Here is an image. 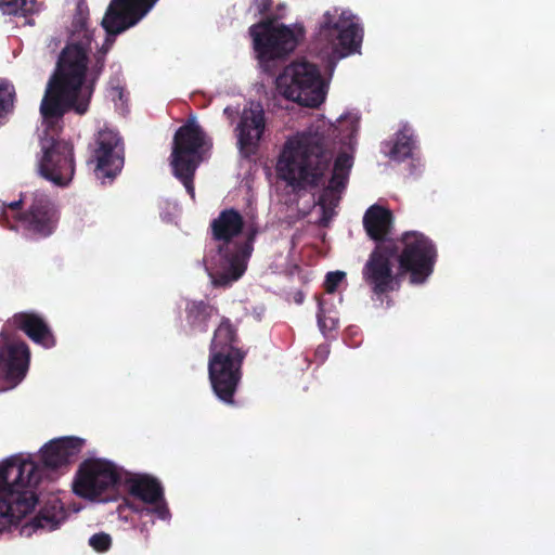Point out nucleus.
Wrapping results in <instances>:
<instances>
[{
  "label": "nucleus",
  "mask_w": 555,
  "mask_h": 555,
  "mask_svg": "<svg viewBox=\"0 0 555 555\" xmlns=\"http://www.w3.org/2000/svg\"><path fill=\"white\" fill-rule=\"evenodd\" d=\"M210 146V141L194 119L181 126L175 134L170 165L173 176L192 198L195 197L194 175Z\"/></svg>",
  "instance_id": "nucleus-7"
},
{
  "label": "nucleus",
  "mask_w": 555,
  "mask_h": 555,
  "mask_svg": "<svg viewBox=\"0 0 555 555\" xmlns=\"http://www.w3.org/2000/svg\"><path fill=\"white\" fill-rule=\"evenodd\" d=\"M264 109L260 103L251 102L242 111L235 128L241 152L245 155L254 153L264 133Z\"/></svg>",
  "instance_id": "nucleus-18"
},
{
  "label": "nucleus",
  "mask_w": 555,
  "mask_h": 555,
  "mask_svg": "<svg viewBox=\"0 0 555 555\" xmlns=\"http://www.w3.org/2000/svg\"><path fill=\"white\" fill-rule=\"evenodd\" d=\"M125 473L109 461L87 460L77 472L74 491L82 498L105 501L101 495L124 482Z\"/></svg>",
  "instance_id": "nucleus-13"
},
{
  "label": "nucleus",
  "mask_w": 555,
  "mask_h": 555,
  "mask_svg": "<svg viewBox=\"0 0 555 555\" xmlns=\"http://www.w3.org/2000/svg\"><path fill=\"white\" fill-rule=\"evenodd\" d=\"M112 96L113 99H115V96H118L119 100H122V90L120 88H113Z\"/></svg>",
  "instance_id": "nucleus-36"
},
{
  "label": "nucleus",
  "mask_w": 555,
  "mask_h": 555,
  "mask_svg": "<svg viewBox=\"0 0 555 555\" xmlns=\"http://www.w3.org/2000/svg\"><path fill=\"white\" fill-rule=\"evenodd\" d=\"M278 92L287 100L309 107L319 106L325 99L320 70L309 62H294L276 77Z\"/></svg>",
  "instance_id": "nucleus-9"
},
{
  "label": "nucleus",
  "mask_w": 555,
  "mask_h": 555,
  "mask_svg": "<svg viewBox=\"0 0 555 555\" xmlns=\"http://www.w3.org/2000/svg\"><path fill=\"white\" fill-rule=\"evenodd\" d=\"M317 356L320 357L322 360L326 358L327 353H328V349H327V346L323 345V346H320L317 351H315Z\"/></svg>",
  "instance_id": "nucleus-33"
},
{
  "label": "nucleus",
  "mask_w": 555,
  "mask_h": 555,
  "mask_svg": "<svg viewBox=\"0 0 555 555\" xmlns=\"http://www.w3.org/2000/svg\"><path fill=\"white\" fill-rule=\"evenodd\" d=\"M188 321L190 325L201 332L206 331L207 321L214 313V308L203 301H194L188 305Z\"/></svg>",
  "instance_id": "nucleus-26"
},
{
  "label": "nucleus",
  "mask_w": 555,
  "mask_h": 555,
  "mask_svg": "<svg viewBox=\"0 0 555 555\" xmlns=\"http://www.w3.org/2000/svg\"><path fill=\"white\" fill-rule=\"evenodd\" d=\"M15 89L12 83L0 79V125L14 107Z\"/></svg>",
  "instance_id": "nucleus-28"
},
{
  "label": "nucleus",
  "mask_w": 555,
  "mask_h": 555,
  "mask_svg": "<svg viewBox=\"0 0 555 555\" xmlns=\"http://www.w3.org/2000/svg\"><path fill=\"white\" fill-rule=\"evenodd\" d=\"M413 149L414 141L412 130L409 126L404 125L397 134L396 141L388 155L392 159L403 160L412 155Z\"/></svg>",
  "instance_id": "nucleus-24"
},
{
  "label": "nucleus",
  "mask_w": 555,
  "mask_h": 555,
  "mask_svg": "<svg viewBox=\"0 0 555 555\" xmlns=\"http://www.w3.org/2000/svg\"><path fill=\"white\" fill-rule=\"evenodd\" d=\"M158 0H112L102 20L108 34H120L138 24Z\"/></svg>",
  "instance_id": "nucleus-16"
},
{
  "label": "nucleus",
  "mask_w": 555,
  "mask_h": 555,
  "mask_svg": "<svg viewBox=\"0 0 555 555\" xmlns=\"http://www.w3.org/2000/svg\"><path fill=\"white\" fill-rule=\"evenodd\" d=\"M0 10L8 15L27 16L40 10L36 0H0Z\"/></svg>",
  "instance_id": "nucleus-27"
},
{
  "label": "nucleus",
  "mask_w": 555,
  "mask_h": 555,
  "mask_svg": "<svg viewBox=\"0 0 555 555\" xmlns=\"http://www.w3.org/2000/svg\"><path fill=\"white\" fill-rule=\"evenodd\" d=\"M94 79L87 77L86 47L72 43L63 50L57 73L49 81L40 104L47 128H53L68 111L83 115L93 93Z\"/></svg>",
  "instance_id": "nucleus-3"
},
{
  "label": "nucleus",
  "mask_w": 555,
  "mask_h": 555,
  "mask_svg": "<svg viewBox=\"0 0 555 555\" xmlns=\"http://www.w3.org/2000/svg\"><path fill=\"white\" fill-rule=\"evenodd\" d=\"M393 259L395 251L388 244L382 243L376 246L362 269L364 282L377 296L395 288Z\"/></svg>",
  "instance_id": "nucleus-15"
},
{
  "label": "nucleus",
  "mask_w": 555,
  "mask_h": 555,
  "mask_svg": "<svg viewBox=\"0 0 555 555\" xmlns=\"http://www.w3.org/2000/svg\"><path fill=\"white\" fill-rule=\"evenodd\" d=\"M356 113L341 115L337 125L318 119L288 137L280 153L276 171L295 189L322 186L314 194L318 224L327 227L336 216L353 164L352 152L359 128Z\"/></svg>",
  "instance_id": "nucleus-1"
},
{
  "label": "nucleus",
  "mask_w": 555,
  "mask_h": 555,
  "mask_svg": "<svg viewBox=\"0 0 555 555\" xmlns=\"http://www.w3.org/2000/svg\"><path fill=\"white\" fill-rule=\"evenodd\" d=\"M41 477L42 468L28 456L12 455L0 463V532L35 508Z\"/></svg>",
  "instance_id": "nucleus-4"
},
{
  "label": "nucleus",
  "mask_w": 555,
  "mask_h": 555,
  "mask_svg": "<svg viewBox=\"0 0 555 555\" xmlns=\"http://www.w3.org/2000/svg\"><path fill=\"white\" fill-rule=\"evenodd\" d=\"M271 0H255V4L259 13H263L270 7Z\"/></svg>",
  "instance_id": "nucleus-32"
},
{
  "label": "nucleus",
  "mask_w": 555,
  "mask_h": 555,
  "mask_svg": "<svg viewBox=\"0 0 555 555\" xmlns=\"http://www.w3.org/2000/svg\"><path fill=\"white\" fill-rule=\"evenodd\" d=\"M53 513L48 509L40 512V514L34 519L33 526L36 529H43L53 531L57 529L66 518V513L59 502L53 505Z\"/></svg>",
  "instance_id": "nucleus-25"
},
{
  "label": "nucleus",
  "mask_w": 555,
  "mask_h": 555,
  "mask_svg": "<svg viewBox=\"0 0 555 555\" xmlns=\"http://www.w3.org/2000/svg\"><path fill=\"white\" fill-rule=\"evenodd\" d=\"M99 178H114L124 166V145L119 134L109 128L99 131L94 151Z\"/></svg>",
  "instance_id": "nucleus-17"
},
{
  "label": "nucleus",
  "mask_w": 555,
  "mask_h": 555,
  "mask_svg": "<svg viewBox=\"0 0 555 555\" xmlns=\"http://www.w3.org/2000/svg\"><path fill=\"white\" fill-rule=\"evenodd\" d=\"M106 34H107V37H106V39H105V46H106V49H104L103 54H106L107 50H108V49H109V47L113 44L114 39H112V38H111V36H113V37H114V36H116V35H117V34H108L107 31H106Z\"/></svg>",
  "instance_id": "nucleus-34"
},
{
  "label": "nucleus",
  "mask_w": 555,
  "mask_h": 555,
  "mask_svg": "<svg viewBox=\"0 0 555 555\" xmlns=\"http://www.w3.org/2000/svg\"><path fill=\"white\" fill-rule=\"evenodd\" d=\"M83 440L63 437L50 441L41 448V460L46 467L57 468L74 460L82 449Z\"/></svg>",
  "instance_id": "nucleus-20"
},
{
  "label": "nucleus",
  "mask_w": 555,
  "mask_h": 555,
  "mask_svg": "<svg viewBox=\"0 0 555 555\" xmlns=\"http://www.w3.org/2000/svg\"><path fill=\"white\" fill-rule=\"evenodd\" d=\"M346 273L344 271L328 272L325 279V289L327 293H334L337 286L345 279Z\"/></svg>",
  "instance_id": "nucleus-31"
},
{
  "label": "nucleus",
  "mask_w": 555,
  "mask_h": 555,
  "mask_svg": "<svg viewBox=\"0 0 555 555\" xmlns=\"http://www.w3.org/2000/svg\"><path fill=\"white\" fill-rule=\"evenodd\" d=\"M254 49L261 62L282 57L291 53L304 36L300 26H285L275 21L267 20L249 28Z\"/></svg>",
  "instance_id": "nucleus-10"
},
{
  "label": "nucleus",
  "mask_w": 555,
  "mask_h": 555,
  "mask_svg": "<svg viewBox=\"0 0 555 555\" xmlns=\"http://www.w3.org/2000/svg\"><path fill=\"white\" fill-rule=\"evenodd\" d=\"M223 113H224V115H227L229 118H232L235 112H234L230 106H228V107H225V108L223 109Z\"/></svg>",
  "instance_id": "nucleus-37"
},
{
  "label": "nucleus",
  "mask_w": 555,
  "mask_h": 555,
  "mask_svg": "<svg viewBox=\"0 0 555 555\" xmlns=\"http://www.w3.org/2000/svg\"><path fill=\"white\" fill-rule=\"evenodd\" d=\"M211 229L218 243L215 254L205 258L206 271L215 286L227 287L246 271L258 233L256 215L250 210L243 219L238 211L225 209L212 221Z\"/></svg>",
  "instance_id": "nucleus-2"
},
{
  "label": "nucleus",
  "mask_w": 555,
  "mask_h": 555,
  "mask_svg": "<svg viewBox=\"0 0 555 555\" xmlns=\"http://www.w3.org/2000/svg\"><path fill=\"white\" fill-rule=\"evenodd\" d=\"M392 215L379 206H371L364 214L363 225L367 235L374 241H383L390 232Z\"/></svg>",
  "instance_id": "nucleus-22"
},
{
  "label": "nucleus",
  "mask_w": 555,
  "mask_h": 555,
  "mask_svg": "<svg viewBox=\"0 0 555 555\" xmlns=\"http://www.w3.org/2000/svg\"><path fill=\"white\" fill-rule=\"evenodd\" d=\"M14 325L22 330L34 343L44 348L55 345V339L46 321L34 312H20L12 319Z\"/></svg>",
  "instance_id": "nucleus-21"
},
{
  "label": "nucleus",
  "mask_w": 555,
  "mask_h": 555,
  "mask_svg": "<svg viewBox=\"0 0 555 555\" xmlns=\"http://www.w3.org/2000/svg\"><path fill=\"white\" fill-rule=\"evenodd\" d=\"M236 333L229 320H223L215 331L208 362L209 378L216 396L225 403H233V395L241 379L245 353L234 346Z\"/></svg>",
  "instance_id": "nucleus-5"
},
{
  "label": "nucleus",
  "mask_w": 555,
  "mask_h": 555,
  "mask_svg": "<svg viewBox=\"0 0 555 555\" xmlns=\"http://www.w3.org/2000/svg\"><path fill=\"white\" fill-rule=\"evenodd\" d=\"M78 10H79V15L75 18V22H74L76 30H75V34H74L69 44L76 43V44L86 47L87 54H88L89 51L91 50L92 34H91L90 30H88L86 28L85 17L82 15V5L81 4L78 5ZM98 63H101L99 68H95L90 74L87 73L88 79H92L93 78L95 80V78L100 74V70L103 67V62H101V60H98Z\"/></svg>",
  "instance_id": "nucleus-23"
},
{
  "label": "nucleus",
  "mask_w": 555,
  "mask_h": 555,
  "mask_svg": "<svg viewBox=\"0 0 555 555\" xmlns=\"http://www.w3.org/2000/svg\"><path fill=\"white\" fill-rule=\"evenodd\" d=\"M106 34H107V37H106V39H105V46H106V49H104L103 54H106L107 50H108V49H109V47L113 44L114 39H112V38H111V36H113V37H114V36H116V35H117V34H108L107 31H106Z\"/></svg>",
  "instance_id": "nucleus-35"
},
{
  "label": "nucleus",
  "mask_w": 555,
  "mask_h": 555,
  "mask_svg": "<svg viewBox=\"0 0 555 555\" xmlns=\"http://www.w3.org/2000/svg\"><path fill=\"white\" fill-rule=\"evenodd\" d=\"M125 487L128 493L142 505L127 502L128 506L141 515L156 514L162 520L170 518V512L164 499L162 485L147 475L125 473Z\"/></svg>",
  "instance_id": "nucleus-14"
},
{
  "label": "nucleus",
  "mask_w": 555,
  "mask_h": 555,
  "mask_svg": "<svg viewBox=\"0 0 555 555\" xmlns=\"http://www.w3.org/2000/svg\"><path fill=\"white\" fill-rule=\"evenodd\" d=\"M317 317L318 325L323 334H325L327 331L334 330L337 325L336 314H332L331 311H328L327 314L322 300L319 301V311Z\"/></svg>",
  "instance_id": "nucleus-29"
},
{
  "label": "nucleus",
  "mask_w": 555,
  "mask_h": 555,
  "mask_svg": "<svg viewBox=\"0 0 555 555\" xmlns=\"http://www.w3.org/2000/svg\"><path fill=\"white\" fill-rule=\"evenodd\" d=\"M0 221L11 229L17 222L33 235L48 236L53 232L57 218L50 199L42 193H35L30 197L25 195L17 201L2 202Z\"/></svg>",
  "instance_id": "nucleus-8"
},
{
  "label": "nucleus",
  "mask_w": 555,
  "mask_h": 555,
  "mask_svg": "<svg viewBox=\"0 0 555 555\" xmlns=\"http://www.w3.org/2000/svg\"><path fill=\"white\" fill-rule=\"evenodd\" d=\"M363 29L357 16L349 11H327L323 15L314 39L319 56L334 65L336 61L356 52L362 42Z\"/></svg>",
  "instance_id": "nucleus-6"
},
{
  "label": "nucleus",
  "mask_w": 555,
  "mask_h": 555,
  "mask_svg": "<svg viewBox=\"0 0 555 555\" xmlns=\"http://www.w3.org/2000/svg\"><path fill=\"white\" fill-rule=\"evenodd\" d=\"M112 539L109 534L100 532L89 539V544L98 552H105L109 548Z\"/></svg>",
  "instance_id": "nucleus-30"
},
{
  "label": "nucleus",
  "mask_w": 555,
  "mask_h": 555,
  "mask_svg": "<svg viewBox=\"0 0 555 555\" xmlns=\"http://www.w3.org/2000/svg\"><path fill=\"white\" fill-rule=\"evenodd\" d=\"M40 147L37 160L39 175L55 185L66 186L75 172L73 145L53 135H44L40 139Z\"/></svg>",
  "instance_id": "nucleus-12"
},
{
  "label": "nucleus",
  "mask_w": 555,
  "mask_h": 555,
  "mask_svg": "<svg viewBox=\"0 0 555 555\" xmlns=\"http://www.w3.org/2000/svg\"><path fill=\"white\" fill-rule=\"evenodd\" d=\"M29 358V349L24 341H8L0 348V370L8 380L16 385L27 373Z\"/></svg>",
  "instance_id": "nucleus-19"
},
{
  "label": "nucleus",
  "mask_w": 555,
  "mask_h": 555,
  "mask_svg": "<svg viewBox=\"0 0 555 555\" xmlns=\"http://www.w3.org/2000/svg\"><path fill=\"white\" fill-rule=\"evenodd\" d=\"M400 267L411 273V282L421 284L433 273L437 250L433 242L417 231L405 232L397 243Z\"/></svg>",
  "instance_id": "nucleus-11"
}]
</instances>
